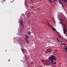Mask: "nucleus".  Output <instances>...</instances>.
I'll list each match as a JSON object with an SVG mask.
<instances>
[{
    "instance_id": "obj_38",
    "label": "nucleus",
    "mask_w": 67,
    "mask_h": 67,
    "mask_svg": "<svg viewBox=\"0 0 67 67\" xmlns=\"http://www.w3.org/2000/svg\"><path fill=\"white\" fill-rule=\"evenodd\" d=\"M66 41L67 42V40H66Z\"/></svg>"
},
{
    "instance_id": "obj_1",
    "label": "nucleus",
    "mask_w": 67,
    "mask_h": 67,
    "mask_svg": "<svg viewBox=\"0 0 67 67\" xmlns=\"http://www.w3.org/2000/svg\"><path fill=\"white\" fill-rule=\"evenodd\" d=\"M48 59H49V60H51V62L52 63H51V65H55V64H56V62H55L54 63V61H53V59L54 60H57V58H56L55 56L54 55H51L49 58Z\"/></svg>"
},
{
    "instance_id": "obj_31",
    "label": "nucleus",
    "mask_w": 67,
    "mask_h": 67,
    "mask_svg": "<svg viewBox=\"0 0 67 67\" xmlns=\"http://www.w3.org/2000/svg\"><path fill=\"white\" fill-rule=\"evenodd\" d=\"M31 9H33V7H31Z\"/></svg>"
},
{
    "instance_id": "obj_2",
    "label": "nucleus",
    "mask_w": 67,
    "mask_h": 67,
    "mask_svg": "<svg viewBox=\"0 0 67 67\" xmlns=\"http://www.w3.org/2000/svg\"><path fill=\"white\" fill-rule=\"evenodd\" d=\"M23 23L22 20H21L20 21V25H21V26L23 27H24V24H23Z\"/></svg>"
},
{
    "instance_id": "obj_15",
    "label": "nucleus",
    "mask_w": 67,
    "mask_h": 67,
    "mask_svg": "<svg viewBox=\"0 0 67 67\" xmlns=\"http://www.w3.org/2000/svg\"><path fill=\"white\" fill-rule=\"evenodd\" d=\"M62 7L63 8H64V5H63V4H62Z\"/></svg>"
},
{
    "instance_id": "obj_3",
    "label": "nucleus",
    "mask_w": 67,
    "mask_h": 67,
    "mask_svg": "<svg viewBox=\"0 0 67 67\" xmlns=\"http://www.w3.org/2000/svg\"><path fill=\"white\" fill-rule=\"evenodd\" d=\"M25 39L27 43H28V44H29V42L28 41V40H27V38H26V37H25Z\"/></svg>"
},
{
    "instance_id": "obj_22",
    "label": "nucleus",
    "mask_w": 67,
    "mask_h": 67,
    "mask_svg": "<svg viewBox=\"0 0 67 67\" xmlns=\"http://www.w3.org/2000/svg\"><path fill=\"white\" fill-rule=\"evenodd\" d=\"M65 27H66V26L64 25V26L63 27V28H65Z\"/></svg>"
},
{
    "instance_id": "obj_41",
    "label": "nucleus",
    "mask_w": 67,
    "mask_h": 67,
    "mask_svg": "<svg viewBox=\"0 0 67 67\" xmlns=\"http://www.w3.org/2000/svg\"><path fill=\"white\" fill-rule=\"evenodd\" d=\"M41 0V1H42V0Z\"/></svg>"
},
{
    "instance_id": "obj_16",
    "label": "nucleus",
    "mask_w": 67,
    "mask_h": 67,
    "mask_svg": "<svg viewBox=\"0 0 67 67\" xmlns=\"http://www.w3.org/2000/svg\"><path fill=\"white\" fill-rule=\"evenodd\" d=\"M41 61L42 62H44V61L43 59L41 60Z\"/></svg>"
},
{
    "instance_id": "obj_6",
    "label": "nucleus",
    "mask_w": 67,
    "mask_h": 67,
    "mask_svg": "<svg viewBox=\"0 0 67 67\" xmlns=\"http://www.w3.org/2000/svg\"><path fill=\"white\" fill-rule=\"evenodd\" d=\"M48 25H49V26L51 27H53V26H52V25H50L49 23L48 24Z\"/></svg>"
},
{
    "instance_id": "obj_29",
    "label": "nucleus",
    "mask_w": 67,
    "mask_h": 67,
    "mask_svg": "<svg viewBox=\"0 0 67 67\" xmlns=\"http://www.w3.org/2000/svg\"><path fill=\"white\" fill-rule=\"evenodd\" d=\"M57 40H58V38H57Z\"/></svg>"
},
{
    "instance_id": "obj_26",
    "label": "nucleus",
    "mask_w": 67,
    "mask_h": 67,
    "mask_svg": "<svg viewBox=\"0 0 67 67\" xmlns=\"http://www.w3.org/2000/svg\"><path fill=\"white\" fill-rule=\"evenodd\" d=\"M57 41L59 42H60V41H59V40H58Z\"/></svg>"
},
{
    "instance_id": "obj_13",
    "label": "nucleus",
    "mask_w": 67,
    "mask_h": 67,
    "mask_svg": "<svg viewBox=\"0 0 67 67\" xmlns=\"http://www.w3.org/2000/svg\"><path fill=\"white\" fill-rule=\"evenodd\" d=\"M62 0V1H63V2H64V3H65V0Z\"/></svg>"
},
{
    "instance_id": "obj_37",
    "label": "nucleus",
    "mask_w": 67,
    "mask_h": 67,
    "mask_svg": "<svg viewBox=\"0 0 67 67\" xmlns=\"http://www.w3.org/2000/svg\"><path fill=\"white\" fill-rule=\"evenodd\" d=\"M60 42H61V43H62V41H60Z\"/></svg>"
},
{
    "instance_id": "obj_24",
    "label": "nucleus",
    "mask_w": 67,
    "mask_h": 67,
    "mask_svg": "<svg viewBox=\"0 0 67 67\" xmlns=\"http://www.w3.org/2000/svg\"><path fill=\"white\" fill-rule=\"evenodd\" d=\"M56 31L58 34H59V33H58V32H57V30H56Z\"/></svg>"
},
{
    "instance_id": "obj_11",
    "label": "nucleus",
    "mask_w": 67,
    "mask_h": 67,
    "mask_svg": "<svg viewBox=\"0 0 67 67\" xmlns=\"http://www.w3.org/2000/svg\"><path fill=\"white\" fill-rule=\"evenodd\" d=\"M52 29L54 31H56V29H55V28H53Z\"/></svg>"
},
{
    "instance_id": "obj_25",
    "label": "nucleus",
    "mask_w": 67,
    "mask_h": 67,
    "mask_svg": "<svg viewBox=\"0 0 67 67\" xmlns=\"http://www.w3.org/2000/svg\"><path fill=\"white\" fill-rule=\"evenodd\" d=\"M63 31H64V32H67V30H63Z\"/></svg>"
},
{
    "instance_id": "obj_4",
    "label": "nucleus",
    "mask_w": 67,
    "mask_h": 67,
    "mask_svg": "<svg viewBox=\"0 0 67 67\" xmlns=\"http://www.w3.org/2000/svg\"><path fill=\"white\" fill-rule=\"evenodd\" d=\"M59 3H60V4H63V3L62 2V1L60 0H59Z\"/></svg>"
},
{
    "instance_id": "obj_32",
    "label": "nucleus",
    "mask_w": 67,
    "mask_h": 67,
    "mask_svg": "<svg viewBox=\"0 0 67 67\" xmlns=\"http://www.w3.org/2000/svg\"><path fill=\"white\" fill-rule=\"evenodd\" d=\"M8 61H9H9H10V60L9 59V60H8Z\"/></svg>"
},
{
    "instance_id": "obj_42",
    "label": "nucleus",
    "mask_w": 67,
    "mask_h": 67,
    "mask_svg": "<svg viewBox=\"0 0 67 67\" xmlns=\"http://www.w3.org/2000/svg\"><path fill=\"white\" fill-rule=\"evenodd\" d=\"M66 30H67V29H66Z\"/></svg>"
},
{
    "instance_id": "obj_28",
    "label": "nucleus",
    "mask_w": 67,
    "mask_h": 67,
    "mask_svg": "<svg viewBox=\"0 0 67 67\" xmlns=\"http://www.w3.org/2000/svg\"><path fill=\"white\" fill-rule=\"evenodd\" d=\"M63 43H61L60 44H61V45H63Z\"/></svg>"
},
{
    "instance_id": "obj_33",
    "label": "nucleus",
    "mask_w": 67,
    "mask_h": 67,
    "mask_svg": "<svg viewBox=\"0 0 67 67\" xmlns=\"http://www.w3.org/2000/svg\"><path fill=\"white\" fill-rule=\"evenodd\" d=\"M59 38H61V37L60 36H59Z\"/></svg>"
},
{
    "instance_id": "obj_40",
    "label": "nucleus",
    "mask_w": 67,
    "mask_h": 67,
    "mask_svg": "<svg viewBox=\"0 0 67 67\" xmlns=\"http://www.w3.org/2000/svg\"><path fill=\"white\" fill-rule=\"evenodd\" d=\"M54 67H56V66H54Z\"/></svg>"
},
{
    "instance_id": "obj_21",
    "label": "nucleus",
    "mask_w": 67,
    "mask_h": 67,
    "mask_svg": "<svg viewBox=\"0 0 67 67\" xmlns=\"http://www.w3.org/2000/svg\"><path fill=\"white\" fill-rule=\"evenodd\" d=\"M64 1H65V2L66 3H67V0H65Z\"/></svg>"
},
{
    "instance_id": "obj_36",
    "label": "nucleus",
    "mask_w": 67,
    "mask_h": 67,
    "mask_svg": "<svg viewBox=\"0 0 67 67\" xmlns=\"http://www.w3.org/2000/svg\"><path fill=\"white\" fill-rule=\"evenodd\" d=\"M63 26H64V24H63Z\"/></svg>"
},
{
    "instance_id": "obj_14",
    "label": "nucleus",
    "mask_w": 67,
    "mask_h": 67,
    "mask_svg": "<svg viewBox=\"0 0 67 67\" xmlns=\"http://www.w3.org/2000/svg\"><path fill=\"white\" fill-rule=\"evenodd\" d=\"M49 2H50L51 3H52V1L51 0H49Z\"/></svg>"
},
{
    "instance_id": "obj_23",
    "label": "nucleus",
    "mask_w": 67,
    "mask_h": 67,
    "mask_svg": "<svg viewBox=\"0 0 67 67\" xmlns=\"http://www.w3.org/2000/svg\"><path fill=\"white\" fill-rule=\"evenodd\" d=\"M63 30H66V28H63Z\"/></svg>"
},
{
    "instance_id": "obj_30",
    "label": "nucleus",
    "mask_w": 67,
    "mask_h": 67,
    "mask_svg": "<svg viewBox=\"0 0 67 67\" xmlns=\"http://www.w3.org/2000/svg\"><path fill=\"white\" fill-rule=\"evenodd\" d=\"M55 1H56V2H57V3H58V1H57H57H56V0H55Z\"/></svg>"
},
{
    "instance_id": "obj_10",
    "label": "nucleus",
    "mask_w": 67,
    "mask_h": 67,
    "mask_svg": "<svg viewBox=\"0 0 67 67\" xmlns=\"http://www.w3.org/2000/svg\"><path fill=\"white\" fill-rule=\"evenodd\" d=\"M65 52H66L67 50V47L66 46V48H65Z\"/></svg>"
},
{
    "instance_id": "obj_18",
    "label": "nucleus",
    "mask_w": 67,
    "mask_h": 67,
    "mask_svg": "<svg viewBox=\"0 0 67 67\" xmlns=\"http://www.w3.org/2000/svg\"><path fill=\"white\" fill-rule=\"evenodd\" d=\"M63 19H60V21H63Z\"/></svg>"
},
{
    "instance_id": "obj_5",
    "label": "nucleus",
    "mask_w": 67,
    "mask_h": 67,
    "mask_svg": "<svg viewBox=\"0 0 67 67\" xmlns=\"http://www.w3.org/2000/svg\"><path fill=\"white\" fill-rule=\"evenodd\" d=\"M47 53H51V51L49 50V49H48L47 50Z\"/></svg>"
},
{
    "instance_id": "obj_34",
    "label": "nucleus",
    "mask_w": 67,
    "mask_h": 67,
    "mask_svg": "<svg viewBox=\"0 0 67 67\" xmlns=\"http://www.w3.org/2000/svg\"><path fill=\"white\" fill-rule=\"evenodd\" d=\"M54 1H56V0L57 1V0H54Z\"/></svg>"
},
{
    "instance_id": "obj_7",
    "label": "nucleus",
    "mask_w": 67,
    "mask_h": 67,
    "mask_svg": "<svg viewBox=\"0 0 67 67\" xmlns=\"http://www.w3.org/2000/svg\"><path fill=\"white\" fill-rule=\"evenodd\" d=\"M25 36L26 38H27V39H29V37H28V36L26 34V35Z\"/></svg>"
},
{
    "instance_id": "obj_9",
    "label": "nucleus",
    "mask_w": 67,
    "mask_h": 67,
    "mask_svg": "<svg viewBox=\"0 0 67 67\" xmlns=\"http://www.w3.org/2000/svg\"><path fill=\"white\" fill-rule=\"evenodd\" d=\"M28 34H29V35H30V34H31V31H29L28 32Z\"/></svg>"
},
{
    "instance_id": "obj_27",
    "label": "nucleus",
    "mask_w": 67,
    "mask_h": 67,
    "mask_svg": "<svg viewBox=\"0 0 67 67\" xmlns=\"http://www.w3.org/2000/svg\"><path fill=\"white\" fill-rule=\"evenodd\" d=\"M63 45H66V44H65L64 43H63Z\"/></svg>"
},
{
    "instance_id": "obj_39",
    "label": "nucleus",
    "mask_w": 67,
    "mask_h": 67,
    "mask_svg": "<svg viewBox=\"0 0 67 67\" xmlns=\"http://www.w3.org/2000/svg\"><path fill=\"white\" fill-rule=\"evenodd\" d=\"M59 23H60V22H59Z\"/></svg>"
},
{
    "instance_id": "obj_20",
    "label": "nucleus",
    "mask_w": 67,
    "mask_h": 67,
    "mask_svg": "<svg viewBox=\"0 0 67 67\" xmlns=\"http://www.w3.org/2000/svg\"><path fill=\"white\" fill-rule=\"evenodd\" d=\"M64 33L65 34V35L66 36V33H65V32H64V30H63Z\"/></svg>"
},
{
    "instance_id": "obj_19",
    "label": "nucleus",
    "mask_w": 67,
    "mask_h": 67,
    "mask_svg": "<svg viewBox=\"0 0 67 67\" xmlns=\"http://www.w3.org/2000/svg\"><path fill=\"white\" fill-rule=\"evenodd\" d=\"M64 33L65 34V35L66 36V33H65V32H64V30H63Z\"/></svg>"
},
{
    "instance_id": "obj_8",
    "label": "nucleus",
    "mask_w": 67,
    "mask_h": 67,
    "mask_svg": "<svg viewBox=\"0 0 67 67\" xmlns=\"http://www.w3.org/2000/svg\"><path fill=\"white\" fill-rule=\"evenodd\" d=\"M25 49L24 48H22V49H21V51L23 52V51H25Z\"/></svg>"
},
{
    "instance_id": "obj_17",
    "label": "nucleus",
    "mask_w": 67,
    "mask_h": 67,
    "mask_svg": "<svg viewBox=\"0 0 67 67\" xmlns=\"http://www.w3.org/2000/svg\"><path fill=\"white\" fill-rule=\"evenodd\" d=\"M61 24H63V21H61Z\"/></svg>"
},
{
    "instance_id": "obj_12",
    "label": "nucleus",
    "mask_w": 67,
    "mask_h": 67,
    "mask_svg": "<svg viewBox=\"0 0 67 67\" xmlns=\"http://www.w3.org/2000/svg\"><path fill=\"white\" fill-rule=\"evenodd\" d=\"M26 8H28L29 7V6H28V5H26Z\"/></svg>"
},
{
    "instance_id": "obj_35",
    "label": "nucleus",
    "mask_w": 67,
    "mask_h": 67,
    "mask_svg": "<svg viewBox=\"0 0 67 67\" xmlns=\"http://www.w3.org/2000/svg\"><path fill=\"white\" fill-rule=\"evenodd\" d=\"M53 21H54V19H53Z\"/></svg>"
}]
</instances>
